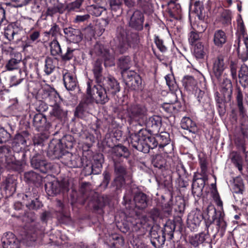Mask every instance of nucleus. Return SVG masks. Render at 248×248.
I'll return each mask as SVG.
<instances>
[{
  "mask_svg": "<svg viewBox=\"0 0 248 248\" xmlns=\"http://www.w3.org/2000/svg\"><path fill=\"white\" fill-rule=\"evenodd\" d=\"M20 61L16 59H11L6 65V68L8 71H12L17 69L19 67V64Z\"/></svg>",
  "mask_w": 248,
  "mask_h": 248,
  "instance_id": "38",
  "label": "nucleus"
},
{
  "mask_svg": "<svg viewBox=\"0 0 248 248\" xmlns=\"http://www.w3.org/2000/svg\"><path fill=\"white\" fill-rule=\"evenodd\" d=\"M199 35L198 33L192 31L190 32L188 37V41L191 45H193L199 39Z\"/></svg>",
  "mask_w": 248,
  "mask_h": 248,
  "instance_id": "49",
  "label": "nucleus"
},
{
  "mask_svg": "<svg viewBox=\"0 0 248 248\" xmlns=\"http://www.w3.org/2000/svg\"><path fill=\"white\" fill-rule=\"evenodd\" d=\"M9 137V134L3 128H0V142H2L3 140Z\"/></svg>",
  "mask_w": 248,
  "mask_h": 248,
  "instance_id": "64",
  "label": "nucleus"
},
{
  "mask_svg": "<svg viewBox=\"0 0 248 248\" xmlns=\"http://www.w3.org/2000/svg\"><path fill=\"white\" fill-rule=\"evenodd\" d=\"M115 172L117 176L114 180V184L117 188H119L125 183L124 176L126 174V169L123 166L116 165Z\"/></svg>",
  "mask_w": 248,
  "mask_h": 248,
  "instance_id": "11",
  "label": "nucleus"
},
{
  "mask_svg": "<svg viewBox=\"0 0 248 248\" xmlns=\"http://www.w3.org/2000/svg\"><path fill=\"white\" fill-rule=\"evenodd\" d=\"M90 17V16L88 14L82 15V16H77L75 18L76 22H83L87 20Z\"/></svg>",
  "mask_w": 248,
  "mask_h": 248,
  "instance_id": "62",
  "label": "nucleus"
},
{
  "mask_svg": "<svg viewBox=\"0 0 248 248\" xmlns=\"http://www.w3.org/2000/svg\"><path fill=\"white\" fill-rule=\"evenodd\" d=\"M148 131L141 129L138 133L132 134L130 136V143L132 146L137 150L143 151V141L144 137L146 136Z\"/></svg>",
  "mask_w": 248,
  "mask_h": 248,
  "instance_id": "4",
  "label": "nucleus"
},
{
  "mask_svg": "<svg viewBox=\"0 0 248 248\" xmlns=\"http://www.w3.org/2000/svg\"><path fill=\"white\" fill-rule=\"evenodd\" d=\"M203 186V179H197L193 181L192 184V187L193 188L197 186L199 188L200 190H202Z\"/></svg>",
  "mask_w": 248,
  "mask_h": 248,
  "instance_id": "56",
  "label": "nucleus"
},
{
  "mask_svg": "<svg viewBox=\"0 0 248 248\" xmlns=\"http://www.w3.org/2000/svg\"><path fill=\"white\" fill-rule=\"evenodd\" d=\"M117 35L120 42L124 44V48L120 50L121 53H123L128 46H134L139 43V36L136 33H127L122 27L117 28Z\"/></svg>",
  "mask_w": 248,
  "mask_h": 248,
  "instance_id": "2",
  "label": "nucleus"
},
{
  "mask_svg": "<svg viewBox=\"0 0 248 248\" xmlns=\"http://www.w3.org/2000/svg\"><path fill=\"white\" fill-rule=\"evenodd\" d=\"M11 4L14 7H22L28 3L30 0H11Z\"/></svg>",
  "mask_w": 248,
  "mask_h": 248,
  "instance_id": "50",
  "label": "nucleus"
},
{
  "mask_svg": "<svg viewBox=\"0 0 248 248\" xmlns=\"http://www.w3.org/2000/svg\"><path fill=\"white\" fill-rule=\"evenodd\" d=\"M27 207L30 209H37L40 207L41 203L37 199L31 200V202L26 203Z\"/></svg>",
  "mask_w": 248,
  "mask_h": 248,
  "instance_id": "46",
  "label": "nucleus"
},
{
  "mask_svg": "<svg viewBox=\"0 0 248 248\" xmlns=\"http://www.w3.org/2000/svg\"><path fill=\"white\" fill-rule=\"evenodd\" d=\"M108 90L112 94H115L120 91V86L118 81L113 78L109 77L107 78Z\"/></svg>",
  "mask_w": 248,
  "mask_h": 248,
  "instance_id": "26",
  "label": "nucleus"
},
{
  "mask_svg": "<svg viewBox=\"0 0 248 248\" xmlns=\"http://www.w3.org/2000/svg\"><path fill=\"white\" fill-rule=\"evenodd\" d=\"M28 138V133L26 131H24L21 134H16L15 140L18 144L25 145Z\"/></svg>",
  "mask_w": 248,
  "mask_h": 248,
  "instance_id": "35",
  "label": "nucleus"
},
{
  "mask_svg": "<svg viewBox=\"0 0 248 248\" xmlns=\"http://www.w3.org/2000/svg\"><path fill=\"white\" fill-rule=\"evenodd\" d=\"M143 22V16L139 11H136L133 14L129 22V25L137 30H140L142 29Z\"/></svg>",
  "mask_w": 248,
  "mask_h": 248,
  "instance_id": "13",
  "label": "nucleus"
},
{
  "mask_svg": "<svg viewBox=\"0 0 248 248\" xmlns=\"http://www.w3.org/2000/svg\"><path fill=\"white\" fill-rule=\"evenodd\" d=\"M231 72L232 77L233 79H237V67L236 66L232 63L231 65Z\"/></svg>",
  "mask_w": 248,
  "mask_h": 248,
  "instance_id": "61",
  "label": "nucleus"
},
{
  "mask_svg": "<svg viewBox=\"0 0 248 248\" xmlns=\"http://www.w3.org/2000/svg\"><path fill=\"white\" fill-rule=\"evenodd\" d=\"M145 112L144 107L139 105H133L128 109L129 117L134 121H139Z\"/></svg>",
  "mask_w": 248,
  "mask_h": 248,
  "instance_id": "10",
  "label": "nucleus"
},
{
  "mask_svg": "<svg viewBox=\"0 0 248 248\" xmlns=\"http://www.w3.org/2000/svg\"><path fill=\"white\" fill-rule=\"evenodd\" d=\"M134 201L135 206L139 209H143L147 206L148 199L146 194L139 192L134 196Z\"/></svg>",
  "mask_w": 248,
  "mask_h": 248,
  "instance_id": "17",
  "label": "nucleus"
},
{
  "mask_svg": "<svg viewBox=\"0 0 248 248\" xmlns=\"http://www.w3.org/2000/svg\"><path fill=\"white\" fill-rule=\"evenodd\" d=\"M28 20L25 17H21L16 22L13 23L10 26L13 28L16 32L18 33L19 31L23 30L25 22Z\"/></svg>",
  "mask_w": 248,
  "mask_h": 248,
  "instance_id": "33",
  "label": "nucleus"
},
{
  "mask_svg": "<svg viewBox=\"0 0 248 248\" xmlns=\"http://www.w3.org/2000/svg\"><path fill=\"white\" fill-rule=\"evenodd\" d=\"M33 123L36 128L42 127L46 123V118L42 114H36L34 116Z\"/></svg>",
  "mask_w": 248,
  "mask_h": 248,
  "instance_id": "31",
  "label": "nucleus"
},
{
  "mask_svg": "<svg viewBox=\"0 0 248 248\" xmlns=\"http://www.w3.org/2000/svg\"><path fill=\"white\" fill-rule=\"evenodd\" d=\"M83 1V0H76L68 5V8L69 10H75L78 9L79 8Z\"/></svg>",
  "mask_w": 248,
  "mask_h": 248,
  "instance_id": "48",
  "label": "nucleus"
},
{
  "mask_svg": "<svg viewBox=\"0 0 248 248\" xmlns=\"http://www.w3.org/2000/svg\"><path fill=\"white\" fill-rule=\"evenodd\" d=\"M157 141L158 140H162V142L160 144L162 145H167L169 143V137L168 134L166 133H164L163 135H160L159 136L157 137Z\"/></svg>",
  "mask_w": 248,
  "mask_h": 248,
  "instance_id": "55",
  "label": "nucleus"
},
{
  "mask_svg": "<svg viewBox=\"0 0 248 248\" xmlns=\"http://www.w3.org/2000/svg\"><path fill=\"white\" fill-rule=\"evenodd\" d=\"M63 113V111L60 107L57 104H54L51 114L56 117H59L62 115Z\"/></svg>",
  "mask_w": 248,
  "mask_h": 248,
  "instance_id": "45",
  "label": "nucleus"
},
{
  "mask_svg": "<svg viewBox=\"0 0 248 248\" xmlns=\"http://www.w3.org/2000/svg\"><path fill=\"white\" fill-rule=\"evenodd\" d=\"M109 5L113 10H116L121 5L118 0H110Z\"/></svg>",
  "mask_w": 248,
  "mask_h": 248,
  "instance_id": "59",
  "label": "nucleus"
},
{
  "mask_svg": "<svg viewBox=\"0 0 248 248\" xmlns=\"http://www.w3.org/2000/svg\"><path fill=\"white\" fill-rule=\"evenodd\" d=\"M44 94H43V98L44 99H49L52 100L53 97H54L57 99L58 94L54 91H49L46 89H43Z\"/></svg>",
  "mask_w": 248,
  "mask_h": 248,
  "instance_id": "41",
  "label": "nucleus"
},
{
  "mask_svg": "<svg viewBox=\"0 0 248 248\" xmlns=\"http://www.w3.org/2000/svg\"><path fill=\"white\" fill-rule=\"evenodd\" d=\"M17 34L16 31L10 25L7 27L4 32L5 36L9 41L13 40L14 36Z\"/></svg>",
  "mask_w": 248,
  "mask_h": 248,
  "instance_id": "39",
  "label": "nucleus"
},
{
  "mask_svg": "<svg viewBox=\"0 0 248 248\" xmlns=\"http://www.w3.org/2000/svg\"><path fill=\"white\" fill-rule=\"evenodd\" d=\"M64 33L74 43H78L82 39L81 32L78 29L71 27L66 28L64 29Z\"/></svg>",
  "mask_w": 248,
  "mask_h": 248,
  "instance_id": "12",
  "label": "nucleus"
},
{
  "mask_svg": "<svg viewBox=\"0 0 248 248\" xmlns=\"http://www.w3.org/2000/svg\"><path fill=\"white\" fill-rule=\"evenodd\" d=\"M113 152L115 155L118 157L124 156L126 158L129 155L127 149L122 145H118L113 148Z\"/></svg>",
  "mask_w": 248,
  "mask_h": 248,
  "instance_id": "29",
  "label": "nucleus"
},
{
  "mask_svg": "<svg viewBox=\"0 0 248 248\" xmlns=\"http://www.w3.org/2000/svg\"><path fill=\"white\" fill-rule=\"evenodd\" d=\"M227 67V62L225 61L224 56L219 55L213 61V72L217 79L220 78Z\"/></svg>",
  "mask_w": 248,
  "mask_h": 248,
  "instance_id": "8",
  "label": "nucleus"
},
{
  "mask_svg": "<svg viewBox=\"0 0 248 248\" xmlns=\"http://www.w3.org/2000/svg\"><path fill=\"white\" fill-rule=\"evenodd\" d=\"M123 75L125 78L126 84L134 90H139L141 84V79L133 72H124Z\"/></svg>",
  "mask_w": 248,
  "mask_h": 248,
  "instance_id": "6",
  "label": "nucleus"
},
{
  "mask_svg": "<svg viewBox=\"0 0 248 248\" xmlns=\"http://www.w3.org/2000/svg\"><path fill=\"white\" fill-rule=\"evenodd\" d=\"M35 219L36 217L32 214L31 213L28 216L27 219L28 223L25 225L27 229L31 230L35 226Z\"/></svg>",
  "mask_w": 248,
  "mask_h": 248,
  "instance_id": "40",
  "label": "nucleus"
},
{
  "mask_svg": "<svg viewBox=\"0 0 248 248\" xmlns=\"http://www.w3.org/2000/svg\"><path fill=\"white\" fill-rule=\"evenodd\" d=\"M94 51L104 58L105 66H111L114 65V55L112 49H108L101 44H96L94 46Z\"/></svg>",
  "mask_w": 248,
  "mask_h": 248,
  "instance_id": "3",
  "label": "nucleus"
},
{
  "mask_svg": "<svg viewBox=\"0 0 248 248\" xmlns=\"http://www.w3.org/2000/svg\"><path fill=\"white\" fill-rule=\"evenodd\" d=\"M25 176L27 179L31 181H34V178L37 177L36 173L33 171H30L25 173Z\"/></svg>",
  "mask_w": 248,
  "mask_h": 248,
  "instance_id": "60",
  "label": "nucleus"
},
{
  "mask_svg": "<svg viewBox=\"0 0 248 248\" xmlns=\"http://www.w3.org/2000/svg\"><path fill=\"white\" fill-rule=\"evenodd\" d=\"M232 86L231 80L228 78L224 79L221 85V92L224 98L229 99L231 97Z\"/></svg>",
  "mask_w": 248,
  "mask_h": 248,
  "instance_id": "20",
  "label": "nucleus"
},
{
  "mask_svg": "<svg viewBox=\"0 0 248 248\" xmlns=\"http://www.w3.org/2000/svg\"><path fill=\"white\" fill-rule=\"evenodd\" d=\"M181 125L183 129L193 133L196 132L197 130L195 123L189 117H183L181 120Z\"/></svg>",
  "mask_w": 248,
  "mask_h": 248,
  "instance_id": "19",
  "label": "nucleus"
},
{
  "mask_svg": "<svg viewBox=\"0 0 248 248\" xmlns=\"http://www.w3.org/2000/svg\"><path fill=\"white\" fill-rule=\"evenodd\" d=\"M238 26H237V30L238 31L240 32V33L243 36L245 35L246 32L245 30V26L244 25L243 21L241 17H240L239 19L237 20Z\"/></svg>",
  "mask_w": 248,
  "mask_h": 248,
  "instance_id": "51",
  "label": "nucleus"
},
{
  "mask_svg": "<svg viewBox=\"0 0 248 248\" xmlns=\"http://www.w3.org/2000/svg\"><path fill=\"white\" fill-rule=\"evenodd\" d=\"M18 241L15 235L11 232L4 233L1 238L2 247L3 248H7L8 245L11 243Z\"/></svg>",
  "mask_w": 248,
  "mask_h": 248,
  "instance_id": "24",
  "label": "nucleus"
},
{
  "mask_svg": "<svg viewBox=\"0 0 248 248\" xmlns=\"http://www.w3.org/2000/svg\"><path fill=\"white\" fill-rule=\"evenodd\" d=\"M165 79L167 84L170 90H174L176 87V84L172 76L167 75L165 77Z\"/></svg>",
  "mask_w": 248,
  "mask_h": 248,
  "instance_id": "44",
  "label": "nucleus"
},
{
  "mask_svg": "<svg viewBox=\"0 0 248 248\" xmlns=\"http://www.w3.org/2000/svg\"><path fill=\"white\" fill-rule=\"evenodd\" d=\"M75 50V49H73L71 47H68L66 52L64 54L62 55V59L64 61H69L71 60L73 58V53Z\"/></svg>",
  "mask_w": 248,
  "mask_h": 248,
  "instance_id": "47",
  "label": "nucleus"
},
{
  "mask_svg": "<svg viewBox=\"0 0 248 248\" xmlns=\"http://www.w3.org/2000/svg\"><path fill=\"white\" fill-rule=\"evenodd\" d=\"M238 77L240 82L243 84L244 86L248 85V66L246 64L241 66L239 71Z\"/></svg>",
  "mask_w": 248,
  "mask_h": 248,
  "instance_id": "23",
  "label": "nucleus"
},
{
  "mask_svg": "<svg viewBox=\"0 0 248 248\" xmlns=\"http://www.w3.org/2000/svg\"><path fill=\"white\" fill-rule=\"evenodd\" d=\"M22 80L23 79L21 78L17 79L16 76H13L11 79V86H16L20 84L22 82Z\"/></svg>",
  "mask_w": 248,
  "mask_h": 248,
  "instance_id": "63",
  "label": "nucleus"
},
{
  "mask_svg": "<svg viewBox=\"0 0 248 248\" xmlns=\"http://www.w3.org/2000/svg\"><path fill=\"white\" fill-rule=\"evenodd\" d=\"M131 65V62L129 57L124 56L119 59L118 66L123 70L122 72H127L126 71L128 69Z\"/></svg>",
  "mask_w": 248,
  "mask_h": 248,
  "instance_id": "28",
  "label": "nucleus"
},
{
  "mask_svg": "<svg viewBox=\"0 0 248 248\" xmlns=\"http://www.w3.org/2000/svg\"><path fill=\"white\" fill-rule=\"evenodd\" d=\"M4 158V160L2 159V162L4 161L8 166L11 167V166L15 163V158L12 155L10 150L6 147L0 149V158Z\"/></svg>",
  "mask_w": 248,
  "mask_h": 248,
  "instance_id": "16",
  "label": "nucleus"
},
{
  "mask_svg": "<svg viewBox=\"0 0 248 248\" xmlns=\"http://www.w3.org/2000/svg\"><path fill=\"white\" fill-rule=\"evenodd\" d=\"M174 108V106L172 103H165L162 105V108L168 112H171Z\"/></svg>",
  "mask_w": 248,
  "mask_h": 248,
  "instance_id": "58",
  "label": "nucleus"
},
{
  "mask_svg": "<svg viewBox=\"0 0 248 248\" xmlns=\"http://www.w3.org/2000/svg\"><path fill=\"white\" fill-rule=\"evenodd\" d=\"M193 52L197 58H202L204 53L203 45L201 43H197L194 46Z\"/></svg>",
  "mask_w": 248,
  "mask_h": 248,
  "instance_id": "36",
  "label": "nucleus"
},
{
  "mask_svg": "<svg viewBox=\"0 0 248 248\" xmlns=\"http://www.w3.org/2000/svg\"><path fill=\"white\" fill-rule=\"evenodd\" d=\"M202 219V216L199 212H192L188 215L187 224L190 227L195 229L200 225Z\"/></svg>",
  "mask_w": 248,
  "mask_h": 248,
  "instance_id": "18",
  "label": "nucleus"
},
{
  "mask_svg": "<svg viewBox=\"0 0 248 248\" xmlns=\"http://www.w3.org/2000/svg\"><path fill=\"white\" fill-rule=\"evenodd\" d=\"M155 42L156 46L161 51L164 52L166 50V47L163 45V41L160 39L158 37L155 38Z\"/></svg>",
  "mask_w": 248,
  "mask_h": 248,
  "instance_id": "54",
  "label": "nucleus"
},
{
  "mask_svg": "<svg viewBox=\"0 0 248 248\" xmlns=\"http://www.w3.org/2000/svg\"><path fill=\"white\" fill-rule=\"evenodd\" d=\"M174 229L175 227L173 225H166L164 226V230H162V232L165 235H169L170 236V238L172 239L173 237V232Z\"/></svg>",
  "mask_w": 248,
  "mask_h": 248,
  "instance_id": "43",
  "label": "nucleus"
},
{
  "mask_svg": "<svg viewBox=\"0 0 248 248\" xmlns=\"http://www.w3.org/2000/svg\"><path fill=\"white\" fill-rule=\"evenodd\" d=\"M45 188L49 194H57L61 191L60 185L58 181H53L45 185Z\"/></svg>",
  "mask_w": 248,
  "mask_h": 248,
  "instance_id": "25",
  "label": "nucleus"
},
{
  "mask_svg": "<svg viewBox=\"0 0 248 248\" xmlns=\"http://www.w3.org/2000/svg\"><path fill=\"white\" fill-rule=\"evenodd\" d=\"M183 83L186 88L190 90L195 87L196 81L192 77L187 76L184 79Z\"/></svg>",
  "mask_w": 248,
  "mask_h": 248,
  "instance_id": "37",
  "label": "nucleus"
},
{
  "mask_svg": "<svg viewBox=\"0 0 248 248\" xmlns=\"http://www.w3.org/2000/svg\"><path fill=\"white\" fill-rule=\"evenodd\" d=\"M243 94L241 91L240 90H238L236 99L239 110L242 114H243L244 112V107L243 106Z\"/></svg>",
  "mask_w": 248,
  "mask_h": 248,
  "instance_id": "42",
  "label": "nucleus"
},
{
  "mask_svg": "<svg viewBox=\"0 0 248 248\" xmlns=\"http://www.w3.org/2000/svg\"><path fill=\"white\" fill-rule=\"evenodd\" d=\"M57 59L50 57H47L45 60V65L44 71L45 73L48 75L54 71L56 67Z\"/></svg>",
  "mask_w": 248,
  "mask_h": 248,
  "instance_id": "27",
  "label": "nucleus"
},
{
  "mask_svg": "<svg viewBox=\"0 0 248 248\" xmlns=\"http://www.w3.org/2000/svg\"><path fill=\"white\" fill-rule=\"evenodd\" d=\"M47 33L52 36H57L60 33V28L59 26L56 24H53Z\"/></svg>",
  "mask_w": 248,
  "mask_h": 248,
  "instance_id": "53",
  "label": "nucleus"
},
{
  "mask_svg": "<svg viewBox=\"0 0 248 248\" xmlns=\"http://www.w3.org/2000/svg\"><path fill=\"white\" fill-rule=\"evenodd\" d=\"M40 32L37 31L31 32L30 34L29 37L31 40L34 42L37 40L40 37Z\"/></svg>",
  "mask_w": 248,
  "mask_h": 248,
  "instance_id": "57",
  "label": "nucleus"
},
{
  "mask_svg": "<svg viewBox=\"0 0 248 248\" xmlns=\"http://www.w3.org/2000/svg\"><path fill=\"white\" fill-rule=\"evenodd\" d=\"M157 145V140L155 139V137L150 136L148 132L147 136L144 137L143 141V150L141 152L144 153L148 152L150 149H154Z\"/></svg>",
  "mask_w": 248,
  "mask_h": 248,
  "instance_id": "14",
  "label": "nucleus"
},
{
  "mask_svg": "<svg viewBox=\"0 0 248 248\" xmlns=\"http://www.w3.org/2000/svg\"><path fill=\"white\" fill-rule=\"evenodd\" d=\"M102 71L101 62L97 60L93 64V71L96 82L98 84L94 85L92 89V81L89 80L87 82V93L95 99L96 103L103 105L108 101L109 98L105 88L101 84L105 79L102 75Z\"/></svg>",
  "mask_w": 248,
  "mask_h": 248,
  "instance_id": "1",
  "label": "nucleus"
},
{
  "mask_svg": "<svg viewBox=\"0 0 248 248\" xmlns=\"http://www.w3.org/2000/svg\"><path fill=\"white\" fill-rule=\"evenodd\" d=\"M150 237L151 243L155 248H160L164 244L165 235L162 230H156L152 228L150 232Z\"/></svg>",
  "mask_w": 248,
  "mask_h": 248,
  "instance_id": "7",
  "label": "nucleus"
},
{
  "mask_svg": "<svg viewBox=\"0 0 248 248\" xmlns=\"http://www.w3.org/2000/svg\"><path fill=\"white\" fill-rule=\"evenodd\" d=\"M31 164L32 167L36 169H39L43 173H46L51 167L50 163L46 160H42L33 157L31 160Z\"/></svg>",
  "mask_w": 248,
  "mask_h": 248,
  "instance_id": "15",
  "label": "nucleus"
},
{
  "mask_svg": "<svg viewBox=\"0 0 248 248\" xmlns=\"http://www.w3.org/2000/svg\"><path fill=\"white\" fill-rule=\"evenodd\" d=\"M147 125L153 131H158L161 125V118L157 115L153 116L149 119Z\"/></svg>",
  "mask_w": 248,
  "mask_h": 248,
  "instance_id": "21",
  "label": "nucleus"
},
{
  "mask_svg": "<svg viewBox=\"0 0 248 248\" xmlns=\"http://www.w3.org/2000/svg\"><path fill=\"white\" fill-rule=\"evenodd\" d=\"M50 52L53 56H57L62 54V51L60 45L57 40H53L50 44Z\"/></svg>",
  "mask_w": 248,
  "mask_h": 248,
  "instance_id": "32",
  "label": "nucleus"
},
{
  "mask_svg": "<svg viewBox=\"0 0 248 248\" xmlns=\"http://www.w3.org/2000/svg\"><path fill=\"white\" fill-rule=\"evenodd\" d=\"M201 175L204 176L207 171V162L205 158H201L200 161Z\"/></svg>",
  "mask_w": 248,
  "mask_h": 248,
  "instance_id": "52",
  "label": "nucleus"
},
{
  "mask_svg": "<svg viewBox=\"0 0 248 248\" xmlns=\"http://www.w3.org/2000/svg\"><path fill=\"white\" fill-rule=\"evenodd\" d=\"M62 144L59 140H53L48 146L47 155L52 159L60 158L63 155L61 149Z\"/></svg>",
  "mask_w": 248,
  "mask_h": 248,
  "instance_id": "5",
  "label": "nucleus"
},
{
  "mask_svg": "<svg viewBox=\"0 0 248 248\" xmlns=\"http://www.w3.org/2000/svg\"><path fill=\"white\" fill-rule=\"evenodd\" d=\"M227 40V36L225 33L222 30L216 31L214 35V42L217 46H222Z\"/></svg>",
  "mask_w": 248,
  "mask_h": 248,
  "instance_id": "22",
  "label": "nucleus"
},
{
  "mask_svg": "<svg viewBox=\"0 0 248 248\" xmlns=\"http://www.w3.org/2000/svg\"><path fill=\"white\" fill-rule=\"evenodd\" d=\"M232 161L240 171L242 170V158L241 155L236 152L232 153Z\"/></svg>",
  "mask_w": 248,
  "mask_h": 248,
  "instance_id": "34",
  "label": "nucleus"
},
{
  "mask_svg": "<svg viewBox=\"0 0 248 248\" xmlns=\"http://www.w3.org/2000/svg\"><path fill=\"white\" fill-rule=\"evenodd\" d=\"M63 7L61 3H56L53 6L48 7L46 15L47 16H53L57 13H62L63 11Z\"/></svg>",
  "mask_w": 248,
  "mask_h": 248,
  "instance_id": "30",
  "label": "nucleus"
},
{
  "mask_svg": "<svg viewBox=\"0 0 248 248\" xmlns=\"http://www.w3.org/2000/svg\"><path fill=\"white\" fill-rule=\"evenodd\" d=\"M64 85L68 91H74L78 87L76 78L71 73L64 70L62 73Z\"/></svg>",
  "mask_w": 248,
  "mask_h": 248,
  "instance_id": "9",
  "label": "nucleus"
}]
</instances>
